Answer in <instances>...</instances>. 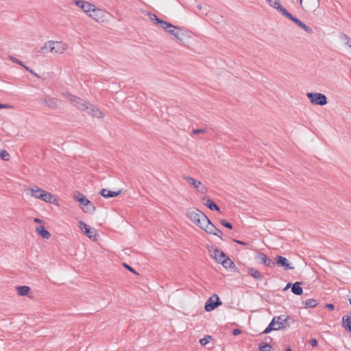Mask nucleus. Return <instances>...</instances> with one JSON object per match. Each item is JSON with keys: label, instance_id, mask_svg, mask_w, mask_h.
<instances>
[{"label": "nucleus", "instance_id": "f257e3e1", "mask_svg": "<svg viewBox=\"0 0 351 351\" xmlns=\"http://www.w3.org/2000/svg\"><path fill=\"white\" fill-rule=\"evenodd\" d=\"M291 322H293V320L289 316L285 317L284 315H280L274 317L268 326L263 330V333L268 334L272 330H277L288 327L291 325Z\"/></svg>", "mask_w": 351, "mask_h": 351}, {"label": "nucleus", "instance_id": "f03ea898", "mask_svg": "<svg viewBox=\"0 0 351 351\" xmlns=\"http://www.w3.org/2000/svg\"><path fill=\"white\" fill-rule=\"evenodd\" d=\"M186 215L192 222L200 228H202V223L207 217L200 210L194 208H189L186 211Z\"/></svg>", "mask_w": 351, "mask_h": 351}, {"label": "nucleus", "instance_id": "7ed1b4c3", "mask_svg": "<svg viewBox=\"0 0 351 351\" xmlns=\"http://www.w3.org/2000/svg\"><path fill=\"white\" fill-rule=\"evenodd\" d=\"M31 195L49 203H53L56 201L54 195L51 193L38 187L31 189Z\"/></svg>", "mask_w": 351, "mask_h": 351}, {"label": "nucleus", "instance_id": "20e7f679", "mask_svg": "<svg viewBox=\"0 0 351 351\" xmlns=\"http://www.w3.org/2000/svg\"><path fill=\"white\" fill-rule=\"evenodd\" d=\"M306 97L313 105L324 106L328 102L326 96L320 93H307Z\"/></svg>", "mask_w": 351, "mask_h": 351}, {"label": "nucleus", "instance_id": "39448f33", "mask_svg": "<svg viewBox=\"0 0 351 351\" xmlns=\"http://www.w3.org/2000/svg\"><path fill=\"white\" fill-rule=\"evenodd\" d=\"M62 95L64 97H67L71 103L79 110L83 111L84 110L88 109V106L89 103L85 101L80 97H77L75 95H71L70 93H63Z\"/></svg>", "mask_w": 351, "mask_h": 351}, {"label": "nucleus", "instance_id": "423d86ee", "mask_svg": "<svg viewBox=\"0 0 351 351\" xmlns=\"http://www.w3.org/2000/svg\"><path fill=\"white\" fill-rule=\"evenodd\" d=\"M283 12V16L286 18L291 20L292 22H293L295 25L299 26L300 28H302L303 30H304L308 34H313V29L304 24L302 21L297 19L296 17L293 16L291 13H289L287 10H282Z\"/></svg>", "mask_w": 351, "mask_h": 351}, {"label": "nucleus", "instance_id": "0eeeda50", "mask_svg": "<svg viewBox=\"0 0 351 351\" xmlns=\"http://www.w3.org/2000/svg\"><path fill=\"white\" fill-rule=\"evenodd\" d=\"M283 12V16L286 18L291 20L292 22H293L295 25L299 26L300 28H302L303 30H304L308 34H313V29L304 24L302 21L297 19L296 17L293 16L291 13H289L287 10H282Z\"/></svg>", "mask_w": 351, "mask_h": 351}, {"label": "nucleus", "instance_id": "6e6552de", "mask_svg": "<svg viewBox=\"0 0 351 351\" xmlns=\"http://www.w3.org/2000/svg\"><path fill=\"white\" fill-rule=\"evenodd\" d=\"M283 12V16L286 18L291 20L292 22H293L295 25L299 26L300 28H302L303 30H304L308 34H313V29L304 24L302 21L297 19L296 17L293 16L291 13H289L287 10H282Z\"/></svg>", "mask_w": 351, "mask_h": 351}, {"label": "nucleus", "instance_id": "1a4fd4ad", "mask_svg": "<svg viewBox=\"0 0 351 351\" xmlns=\"http://www.w3.org/2000/svg\"><path fill=\"white\" fill-rule=\"evenodd\" d=\"M283 12V16L286 18L291 20L292 22H293L295 25L299 26L300 28H302L303 30H304L308 34H313V29L304 24L302 21L297 19L296 17L293 16L291 13H289L287 10H282Z\"/></svg>", "mask_w": 351, "mask_h": 351}, {"label": "nucleus", "instance_id": "9d476101", "mask_svg": "<svg viewBox=\"0 0 351 351\" xmlns=\"http://www.w3.org/2000/svg\"><path fill=\"white\" fill-rule=\"evenodd\" d=\"M283 12V16L286 18L291 20L292 22H293L295 25L299 26L300 28H302L303 30H304L308 34H313V29L304 24L302 21L297 19L296 17L293 16L291 13H289L287 10H282Z\"/></svg>", "mask_w": 351, "mask_h": 351}, {"label": "nucleus", "instance_id": "9b49d317", "mask_svg": "<svg viewBox=\"0 0 351 351\" xmlns=\"http://www.w3.org/2000/svg\"><path fill=\"white\" fill-rule=\"evenodd\" d=\"M221 304L222 302H221L218 295L214 294L206 302L204 305V309L206 310V311L209 312L215 310L219 306L221 305Z\"/></svg>", "mask_w": 351, "mask_h": 351}, {"label": "nucleus", "instance_id": "f8f14e48", "mask_svg": "<svg viewBox=\"0 0 351 351\" xmlns=\"http://www.w3.org/2000/svg\"><path fill=\"white\" fill-rule=\"evenodd\" d=\"M79 228L89 239L94 241L97 240V234L95 229L92 228L82 221L79 222Z\"/></svg>", "mask_w": 351, "mask_h": 351}, {"label": "nucleus", "instance_id": "ddd939ff", "mask_svg": "<svg viewBox=\"0 0 351 351\" xmlns=\"http://www.w3.org/2000/svg\"><path fill=\"white\" fill-rule=\"evenodd\" d=\"M183 178L189 184L193 185L199 193L204 194L207 192V188L205 185L202 184L200 181L195 180L194 178L184 176Z\"/></svg>", "mask_w": 351, "mask_h": 351}, {"label": "nucleus", "instance_id": "4468645a", "mask_svg": "<svg viewBox=\"0 0 351 351\" xmlns=\"http://www.w3.org/2000/svg\"><path fill=\"white\" fill-rule=\"evenodd\" d=\"M66 45L61 42L49 41V52L62 53L65 50Z\"/></svg>", "mask_w": 351, "mask_h": 351}, {"label": "nucleus", "instance_id": "2eb2a0df", "mask_svg": "<svg viewBox=\"0 0 351 351\" xmlns=\"http://www.w3.org/2000/svg\"><path fill=\"white\" fill-rule=\"evenodd\" d=\"M276 265L282 267L285 271L293 269L294 267H291L287 258L282 256H276L275 257Z\"/></svg>", "mask_w": 351, "mask_h": 351}, {"label": "nucleus", "instance_id": "dca6fc26", "mask_svg": "<svg viewBox=\"0 0 351 351\" xmlns=\"http://www.w3.org/2000/svg\"><path fill=\"white\" fill-rule=\"evenodd\" d=\"M40 103L52 110H56L58 107V99L49 96H47L42 99Z\"/></svg>", "mask_w": 351, "mask_h": 351}, {"label": "nucleus", "instance_id": "f3484780", "mask_svg": "<svg viewBox=\"0 0 351 351\" xmlns=\"http://www.w3.org/2000/svg\"><path fill=\"white\" fill-rule=\"evenodd\" d=\"M73 3L81 8L84 12L88 13L90 10L93 9L94 5L84 0H74Z\"/></svg>", "mask_w": 351, "mask_h": 351}, {"label": "nucleus", "instance_id": "a211bd4d", "mask_svg": "<svg viewBox=\"0 0 351 351\" xmlns=\"http://www.w3.org/2000/svg\"><path fill=\"white\" fill-rule=\"evenodd\" d=\"M202 203L206 206L211 210L220 211V208L217 204L213 201L211 199L208 198L206 197H203L201 198Z\"/></svg>", "mask_w": 351, "mask_h": 351}, {"label": "nucleus", "instance_id": "6ab92c4d", "mask_svg": "<svg viewBox=\"0 0 351 351\" xmlns=\"http://www.w3.org/2000/svg\"><path fill=\"white\" fill-rule=\"evenodd\" d=\"M202 224V228H201V229L205 230L208 234H213L217 230L216 226L208 217L206 218L205 221Z\"/></svg>", "mask_w": 351, "mask_h": 351}, {"label": "nucleus", "instance_id": "aec40b11", "mask_svg": "<svg viewBox=\"0 0 351 351\" xmlns=\"http://www.w3.org/2000/svg\"><path fill=\"white\" fill-rule=\"evenodd\" d=\"M121 190L117 191H112L110 190H108L107 189H103L99 192V194L103 196L104 198H110L118 196L119 194H121Z\"/></svg>", "mask_w": 351, "mask_h": 351}, {"label": "nucleus", "instance_id": "412c9836", "mask_svg": "<svg viewBox=\"0 0 351 351\" xmlns=\"http://www.w3.org/2000/svg\"><path fill=\"white\" fill-rule=\"evenodd\" d=\"M92 19L99 21L103 17V12L99 8H97L95 5L93 9L90 10V14H88Z\"/></svg>", "mask_w": 351, "mask_h": 351}, {"label": "nucleus", "instance_id": "4be33fe9", "mask_svg": "<svg viewBox=\"0 0 351 351\" xmlns=\"http://www.w3.org/2000/svg\"><path fill=\"white\" fill-rule=\"evenodd\" d=\"M88 108L90 109V115L93 117L102 118L104 117V113L97 106H93L90 104H88Z\"/></svg>", "mask_w": 351, "mask_h": 351}, {"label": "nucleus", "instance_id": "5701e85b", "mask_svg": "<svg viewBox=\"0 0 351 351\" xmlns=\"http://www.w3.org/2000/svg\"><path fill=\"white\" fill-rule=\"evenodd\" d=\"M266 1L270 6L273 7L278 12L283 15L282 10L286 9L280 5L279 0H266Z\"/></svg>", "mask_w": 351, "mask_h": 351}, {"label": "nucleus", "instance_id": "b1692460", "mask_svg": "<svg viewBox=\"0 0 351 351\" xmlns=\"http://www.w3.org/2000/svg\"><path fill=\"white\" fill-rule=\"evenodd\" d=\"M149 19L152 21L160 25L162 27H163L164 25H165V27L170 26V23L159 19L155 14H149Z\"/></svg>", "mask_w": 351, "mask_h": 351}, {"label": "nucleus", "instance_id": "393cba45", "mask_svg": "<svg viewBox=\"0 0 351 351\" xmlns=\"http://www.w3.org/2000/svg\"><path fill=\"white\" fill-rule=\"evenodd\" d=\"M36 232L43 239H48L51 237V234L46 230L45 226H40L36 228Z\"/></svg>", "mask_w": 351, "mask_h": 351}, {"label": "nucleus", "instance_id": "a878e982", "mask_svg": "<svg viewBox=\"0 0 351 351\" xmlns=\"http://www.w3.org/2000/svg\"><path fill=\"white\" fill-rule=\"evenodd\" d=\"M74 199L80 202L83 206L86 205V204L88 203V199L86 198L85 195L80 193V192H75L73 195Z\"/></svg>", "mask_w": 351, "mask_h": 351}, {"label": "nucleus", "instance_id": "bb28decb", "mask_svg": "<svg viewBox=\"0 0 351 351\" xmlns=\"http://www.w3.org/2000/svg\"><path fill=\"white\" fill-rule=\"evenodd\" d=\"M301 282H295L291 287V292L297 295H301L303 293V289L301 287Z\"/></svg>", "mask_w": 351, "mask_h": 351}, {"label": "nucleus", "instance_id": "cd10ccee", "mask_svg": "<svg viewBox=\"0 0 351 351\" xmlns=\"http://www.w3.org/2000/svg\"><path fill=\"white\" fill-rule=\"evenodd\" d=\"M214 257L219 263H221L223 262V259L226 258L228 256L223 251L216 249L214 252Z\"/></svg>", "mask_w": 351, "mask_h": 351}, {"label": "nucleus", "instance_id": "c85d7f7f", "mask_svg": "<svg viewBox=\"0 0 351 351\" xmlns=\"http://www.w3.org/2000/svg\"><path fill=\"white\" fill-rule=\"evenodd\" d=\"M248 273L252 276L254 279L257 280H263V276L261 274V272L255 269V268H248Z\"/></svg>", "mask_w": 351, "mask_h": 351}, {"label": "nucleus", "instance_id": "c756f323", "mask_svg": "<svg viewBox=\"0 0 351 351\" xmlns=\"http://www.w3.org/2000/svg\"><path fill=\"white\" fill-rule=\"evenodd\" d=\"M16 290L20 296H25L28 294L30 291V288L26 285L17 286L16 287Z\"/></svg>", "mask_w": 351, "mask_h": 351}, {"label": "nucleus", "instance_id": "7c9ffc66", "mask_svg": "<svg viewBox=\"0 0 351 351\" xmlns=\"http://www.w3.org/2000/svg\"><path fill=\"white\" fill-rule=\"evenodd\" d=\"M82 210L84 213H93L95 210V206L93 202L88 201V203L82 207Z\"/></svg>", "mask_w": 351, "mask_h": 351}, {"label": "nucleus", "instance_id": "2f4dec72", "mask_svg": "<svg viewBox=\"0 0 351 351\" xmlns=\"http://www.w3.org/2000/svg\"><path fill=\"white\" fill-rule=\"evenodd\" d=\"M186 36L185 31L183 28L180 27L179 29L176 31L175 38L179 40L180 42H183L184 37Z\"/></svg>", "mask_w": 351, "mask_h": 351}, {"label": "nucleus", "instance_id": "473e14b6", "mask_svg": "<svg viewBox=\"0 0 351 351\" xmlns=\"http://www.w3.org/2000/svg\"><path fill=\"white\" fill-rule=\"evenodd\" d=\"M162 28L171 35L175 36L176 31L179 29L180 27L170 23L169 27H165V25H164Z\"/></svg>", "mask_w": 351, "mask_h": 351}, {"label": "nucleus", "instance_id": "72a5a7b5", "mask_svg": "<svg viewBox=\"0 0 351 351\" xmlns=\"http://www.w3.org/2000/svg\"><path fill=\"white\" fill-rule=\"evenodd\" d=\"M302 303L304 304L306 308H314L318 304L317 300L313 298L308 299Z\"/></svg>", "mask_w": 351, "mask_h": 351}, {"label": "nucleus", "instance_id": "f704fd0d", "mask_svg": "<svg viewBox=\"0 0 351 351\" xmlns=\"http://www.w3.org/2000/svg\"><path fill=\"white\" fill-rule=\"evenodd\" d=\"M221 264L226 269H230L235 267V265L233 263V261H232L231 259L228 257H227L225 259H223V262Z\"/></svg>", "mask_w": 351, "mask_h": 351}, {"label": "nucleus", "instance_id": "c9c22d12", "mask_svg": "<svg viewBox=\"0 0 351 351\" xmlns=\"http://www.w3.org/2000/svg\"><path fill=\"white\" fill-rule=\"evenodd\" d=\"M212 340H213V337L211 335H205L204 337H203L202 339H201L199 340V343L202 346H204Z\"/></svg>", "mask_w": 351, "mask_h": 351}, {"label": "nucleus", "instance_id": "e433bc0d", "mask_svg": "<svg viewBox=\"0 0 351 351\" xmlns=\"http://www.w3.org/2000/svg\"><path fill=\"white\" fill-rule=\"evenodd\" d=\"M258 349L261 351H271V346L267 343H259Z\"/></svg>", "mask_w": 351, "mask_h": 351}, {"label": "nucleus", "instance_id": "4c0bfd02", "mask_svg": "<svg viewBox=\"0 0 351 351\" xmlns=\"http://www.w3.org/2000/svg\"><path fill=\"white\" fill-rule=\"evenodd\" d=\"M267 255L263 252H258L255 258L256 260H258L261 263L265 264V262L267 258Z\"/></svg>", "mask_w": 351, "mask_h": 351}, {"label": "nucleus", "instance_id": "58836bf2", "mask_svg": "<svg viewBox=\"0 0 351 351\" xmlns=\"http://www.w3.org/2000/svg\"><path fill=\"white\" fill-rule=\"evenodd\" d=\"M348 325H351V315L342 317V326L345 328Z\"/></svg>", "mask_w": 351, "mask_h": 351}, {"label": "nucleus", "instance_id": "ea45409f", "mask_svg": "<svg viewBox=\"0 0 351 351\" xmlns=\"http://www.w3.org/2000/svg\"><path fill=\"white\" fill-rule=\"evenodd\" d=\"M0 157L5 161H8L10 160V154L5 149L0 150Z\"/></svg>", "mask_w": 351, "mask_h": 351}, {"label": "nucleus", "instance_id": "a19ab883", "mask_svg": "<svg viewBox=\"0 0 351 351\" xmlns=\"http://www.w3.org/2000/svg\"><path fill=\"white\" fill-rule=\"evenodd\" d=\"M220 223H221L223 226H224V227H226V228H228V229H230V230H232V229L233 228L232 224L231 223H230V222L227 221H226V220H225V219H221V220H220Z\"/></svg>", "mask_w": 351, "mask_h": 351}, {"label": "nucleus", "instance_id": "79ce46f5", "mask_svg": "<svg viewBox=\"0 0 351 351\" xmlns=\"http://www.w3.org/2000/svg\"><path fill=\"white\" fill-rule=\"evenodd\" d=\"M265 265L269 267H274L276 265V261H273L271 259L267 257L266 261L265 262Z\"/></svg>", "mask_w": 351, "mask_h": 351}, {"label": "nucleus", "instance_id": "37998d69", "mask_svg": "<svg viewBox=\"0 0 351 351\" xmlns=\"http://www.w3.org/2000/svg\"><path fill=\"white\" fill-rule=\"evenodd\" d=\"M49 51V42L46 43L44 46H43L38 51L39 53H47Z\"/></svg>", "mask_w": 351, "mask_h": 351}, {"label": "nucleus", "instance_id": "c03bdc74", "mask_svg": "<svg viewBox=\"0 0 351 351\" xmlns=\"http://www.w3.org/2000/svg\"><path fill=\"white\" fill-rule=\"evenodd\" d=\"M123 266L128 271H130L134 274H137L136 271H135V269L133 267H132L131 266H130L129 265H128L127 263H123Z\"/></svg>", "mask_w": 351, "mask_h": 351}, {"label": "nucleus", "instance_id": "a18cd8bd", "mask_svg": "<svg viewBox=\"0 0 351 351\" xmlns=\"http://www.w3.org/2000/svg\"><path fill=\"white\" fill-rule=\"evenodd\" d=\"M10 59L12 60L13 62H15L23 67L25 66L22 61H21L20 60H19L16 58H13V57L10 56Z\"/></svg>", "mask_w": 351, "mask_h": 351}, {"label": "nucleus", "instance_id": "49530a36", "mask_svg": "<svg viewBox=\"0 0 351 351\" xmlns=\"http://www.w3.org/2000/svg\"><path fill=\"white\" fill-rule=\"evenodd\" d=\"M213 235H215V236H217L219 237L221 240H223V239L222 238V235H223V232L221 230H220L219 229H217L214 232V233L213 234Z\"/></svg>", "mask_w": 351, "mask_h": 351}, {"label": "nucleus", "instance_id": "de8ad7c7", "mask_svg": "<svg viewBox=\"0 0 351 351\" xmlns=\"http://www.w3.org/2000/svg\"><path fill=\"white\" fill-rule=\"evenodd\" d=\"M232 241L236 243L240 244V245H246V246L249 245V243H246V242H244L243 241H240V240H238L236 239H232Z\"/></svg>", "mask_w": 351, "mask_h": 351}, {"label": "nucleus", "instance_id": "09e8293b", "mask_svg": "<svg viewBox=\"0 0 351 351\" xmlns=\"http://www.w3.org/2000/svg\"><path fill=\"white\" fill-rule=\"evenodd\" d=\"M205 132H206V130L205 129H195V130H193V134H195V135L200 134V133L204 134Z\"/></svg>", "mask_w": 351, "mask_h": 351}, {"label": "nucleus", "instance_id": "8fccbe9b", "mask_svg": "<svg viewBox=\"0 0 351 351\" xmlns=\"http://www.w3.org/2000/svg\"><path fill=\"white\" fill-rule=\"evenodd\" d=\"M24 68L25 69L26 71H29L30 73H32L34 76H36L37 77H40V76L37 73H36L32 69H31L29 67L25 66H24Z\"/></svg>", "mask_w": 351, "mask_h": 351}, {"label": "nucleus", "instance_id": "3c124183", "mask_svg": "<svg viewBox=\"0 0 351 351\" xmlns=\"http://www.w3.org/2000/svg\"><path fill=\"white\" fill-rule=\"evenodd\" d=\"M309 343L312 347H316L317 346V340L316 339H311L309 341Z\"/></svg>", "mask_w": 351, "mask_h": 351}, {"label": "nucleus", "instance_id": "603ef678", "mask_svg": "<svg viewBox=\"0 0 351 351\" xmlns=\"http://www.w3.org/2000/svg\"><path fill=\"white\" fill-rule=\"evenodd\" d=\"M241 333V330L238 328H234L232 330V335L234 336L239 335Z\"/></svg>", "mask_w": 351, "mask_h": 351}, {"label": "nucleus", "instance_id": "864d4df0", "mask_svg": "<svg viewBox=\"0 0 351 351\" xmlns=\"http://www.w3.org/2000/svg\"><path fill=\"white\" fill-rule=\"evenodd\" d=\"M325 307L329 309L330 311H333L335 309V306L332 304H326L325 305Z\"/></svg>", "mask_w": 351, "mask_h": 351}, {"label": "nucleus", "instance_id": "5fc2aeb1", "mask_svg": "<svg viewBox=\"0 0 351 351\" xmlns=\"http://www.w3.org/2000/svg\"><path fill=\"white\" fill-rule=\"evenodd\" d=\"M10 108H11L10 105L0 103V109H8Z\"/></svg>", "mask_w": 351, "mask_h": 351}, {"label": "nucleus", "instance_id": "6e6d98bb", "mask_svg": "<svg viewBox=\"0 0 351 351\" xmlns=\"http://www.w3.org/2000/svg\"><path fill=\"white\" fill-rule=\"evenodd\" d=\"M343 37H344L345 40H346L347 44H349V43L351 41L350 38H349V36L346 34H343Z\"/></svg>", "mask_w": 351, "mask_h": 351}, {"label": "nucleus", "instance_id": "4d7b16f0", "mask_svg": "<svg viewBox=\"0 0 351 351\" xmlns=\"http://www.w3.org/2000/svg\"><path fill=\"white\" fill-rule=\"evenodd\" d=\"M34 221L35 223H43V220H42V219H39V218H35V219H34Z\"/></svg>", "mask_w": 351, "mask_h": 351}, {"label": "nucleus", "instance_id": "13d9d810", "mask_svg": "<svg viewBox=\"0 0 351 351\" xmlns=\"http://www.w3.org/2000/svg\"><path fill=\"white\" fill-rule=\"evenodd\" d=\"M293 286V284H291V282H289L287 284L285 288L284 289V290H287L289 288H291Z\"/></svg>", "mask_w": 351, "mask_h": 351}, {"label": "nucleus", "instance_id": "bf43d9fd", "mask_svg": "<svg viewBox=\"0 0 351 351\" xmlns=\"http://www.w3.org/2000/svg\"><path fill=\"white\" fill-rule=\"evenodd\" d=\"M345 329L348 332H351V325H348V326L346 327Z\"/></svg>", "mask_w": 351, "mask_h": 351}, {"label": "nucleus", "instance_id": "052dcab7", "mask_svg": "<svg viewBox=\"0 0 351 351\" xmlns=\"http://www.w3.org/2000/svg\"><path fill=\"white\" fill-rule=\"evenodd\" d=\"M83 111L86 112L88 115H90V109L88 107V109L84 110Z\"/></svg>", "mask_w": 351, "mask_h": 351}, {"label": "nucleus", "instance_id": "680f3d73", "mask_svg": "<svg viewBox=\"0 0 351 351\" xmlns=\"http://www.w3.org/2000/svg\"><path fill=\"white\" fill-rule=\"evenodd\" d=\"M197 8H199V10H202V8H203L202 5H197Z\"/></svg>", "mask_w": 351, "mask_h": 351}, {"label": "nucleus", "instance_id": "e2e57ef3", "mask_svg": "<svg viewBox=\"0 0 351 351\" xmlns=\"http://www.w3.org/2000/svg\"><path fill=\"white\" fill-rule=\"evenodd\" d=\"M285 351H291V349L290 347L287 348Z\"/></svg>", "mask_w": 351, "mask_h": 351}, {"label": "nucleus", "instance_id": "0e129e2a", "mask_svg": "<svg viewBox=\"0 0 351 351\" xmlns=\"http://www.w3.org/2000/svg\"><path fill=\"white\" fill-rule=\"evenodd\" d=\"M300 5H302V0H300Z\"/></svg>", "mask_w": 351, "mask_h": 351}, {"label": "nucleus", "instance_id": "69168bd1", "mask_svg": "<svg viewBox=\"0 0 351 351\" xmlns=\"http://www.w3.org/2000/svg\"><path fill=\"white\" fill-rule=\"evenodd\" d=\"M206 9H205L203 12H205V14H206Z\"/></svg>", "mask_w": 351, "mask_h": 351}, {"label": "nucleus", "instance_id": "338daca9", "mask_svg": "<svg viewBox=\"0 0 351 351\" xmlns=\"http://www.w3.org/2000/svg\"><path fill=\"white\" fill-rule=\"evenodd\" d=\"M348 45H349L350 47L351 48V41L349 43Z\"/></svg>", "mask_w": 351, "mask_h": 351}, {"label": "nucleus", "instance_id": "774afa93", "mask_svg": "<svg viewBox=\"0 0 351 351\" xmlns=\"http://www.w3.org/2000/svg\"><path fill=\"white\" fill-rule=\"evenodd\" d=\"M350 305H351V300H350Z\"/></svg>", "mask_w": 351, "mask_h": 351}]
</instances>
